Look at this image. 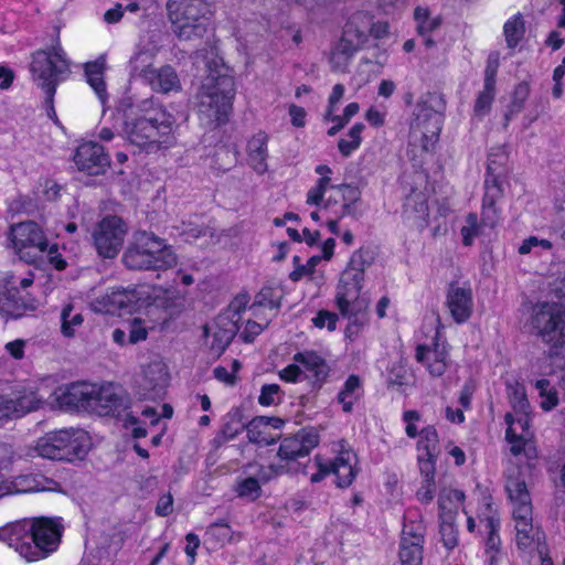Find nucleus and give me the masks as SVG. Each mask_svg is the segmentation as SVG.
Segmentation results:
<instances>
[{
	"label": "nucleus",
	"mask_w": 565,
	"mask_h": 565,
	"mask_svg": "<svg viewBox=\"0 0 565 565\" xmlns=\"http://www.w3.org/2000/svg\"><path fill=\"white\" fill-rule=\"evenodd\" d=\"M416 360L422 363L433 376H441L448 366V351L445 342H440L436 332L431 344H419L416 349Z\"/></svg>",
	"instance_id": "c756f323"
},
{
	"label": "nucleus",
	"mask_w": 565,
	"mask_h": 565,
	"mask_svg": "<svg viewBox=\"0 0 565 565\" xmlns=\"http://www.w3.org/2000/svg\"><path fill=\"white\" fill-rule=\"evenodd\" d=\"M499 55L492 54L489 58L488 74L484 82L483 90L479 94L476 105L475 113L478 116H484L491 108V104L494 97V81L493 75L498 66Z\"/></svg>",
	"instance_id": "4c0bfd02"
},
{
	"label": "nucleus",
	"mask_w": 565,
	"mask_h": 565,
	"mask_svg": "<svg viewBox=\"0 0 565 565\" xmlns=\"http://www.w3.org/2000/svg\"><path fill=\"white\" fill-rule=\"evenodd\" d=\"M105 68V57H99L94 62L85 64L86 81L103 104L107 100L106 84L104 81Z\"/></svg>",
	"instance_id": "ea45409f"
},
{
	"label": "nucleus",
	"mask_w": 565,
	"mask_h": 565,
	"mask_svg": "<svg viewBox=\"0 0 565 565\" xmlns=\"http://www.w3.org/2000/svg\"><path fill=\"white\" fill-rule=\"evenodd\" d=\"M481 225L476 213H469L460 228L461 241L465 246H471L480 235Z\"/></svg>",
	"instance_id": "603ef678"
},
{
	"label": "nucleus",
	"mask_w": 565,
	"mask_h": 565,
	"mask_svg": "<svg viewBox=\"0 0 565 565\" xmlns=\"http://www.w3.org/2000/svg\"><path fill=\"white\" fill-rule=\"evenodd\" d=\"M249 298L246 294L237 295L230 303L227 310L222 315H230L231 318L239 321L241 313L246 310Z\"/></svg>",
	"instance_id": "69168bd1"
},
{
	"label": "nucleus",
	"mask_w": 565,
	"mask_h": 565,
	"mask_svg": "<svg viewBox=\"0 0 565 565\" xmlns=\"http://www.w3.org/2000/svg\"><path fill=\"white\" fill-rule=\"evenodd\" d=\"M484 184L486 194L482 200L481 211L482 224L488 227H494L500 220V213L495 206V201L500 196L501 190L498 185L497 178L492 175L491 164L488 166V174Z\"/></svg>",
	"instance_id": "c9c22d12"
},
{
	"label": "nucleus",
	"mask_w": 565,
	"mask_h": 565,
	"mask_svg": "<svg viewBox=\"0 0 565 565\" xmlns=\"http://www.w3.org/2000/svg\"><path fill=\"white\" fill-rule=\"evenodd\" d=\"M13 461V450L9 446H0V499L14 493L39 492L50 489L44 484L46 480L36 476H19L13 480L4 478L3 471L8 470Z\"/></svg>",
	"instance_id": "6ab92c4d"
},
{
	"label": "nucleus",
	"mask_w": 565,
	"mask_h": 565,
	"mask_svg": "<svg viewBox=\"0 0 565 565\" xmlns=\"http://www.w3.org/2000/svg\"><path fill=\"white\" fill-rule=\"evenodd\" d=\"M525 33V24L520 13L512 15L503 25V34L509 49L519 45Z\"/></svg>",
	"instance_id": "49530a36"
},
{
	"label": "nucleus",
	"mask_w": 565,
	"mask_h": 565,
	"mask_svg": "<svg viewBox=\"0 0 565 565\" xmlns=\"http://www.w3.org/2000/svg\"><path fill=\"white\" fill-rule=\"evenodd\" d=\"M315 171L319 178L308 190L306 203L319 206L326 216L345 217L352 214L360 199L359 189L345 183L332 184V170L326 164L317 166Z\"/></svg>",
	"instance_id": "7ed1b4c3"
},
{
	"label": "nucleus",
	"mask_w": 565,
	"mask_h": 565,
	"mask_svg": "<svg viewBox=\"0 0 565 565\" xmlns=\"http://www.w3.org/2000/svg\"><path fill=\"white\" fill-rule=\"evenodd\" d=\"M446 100L441 94L427 93L419 97L409 124V136L416 141H434L439 138L444 124Z\"/></svg>",
	"instance_id": "6e6552de"
},
{
	"label": "nucleus",
	"mask_w": 565,
	"mask_h": 565,
	"mask_svg": "<svg viewBox=\"0 0 565 565\" xmlns=\"http://www.w3.org/2000/svg\"><path fill=\"white\" fill-rule=\"evenodd\" d=\"M168 17L172 31L181 41L203 38L209 25V7L205 0H169Z\"/></svg>",
	"instance_id": "0eeeda50"
},
{
	"label": "nucleus",
	"mask_w": 565,
	"mask_h": 565,
	"mask_svg": "<svg viewBox=\"0 0 565 565\" xmlns=\"http://www.w3.org/2000/svg\"><path fill=\"white\" fill-rule=\"evenodd\" d=\"M465 500V494L460 490L456 489H444L438 498L439 516L441 515V501L446 505L447 512H454V520L457 519L458 509Z\"/></svg>",
	"instance_id": "09e8293b"
},
{
	"label": "nucleus",
	"mask_w": 565,
	"mask_h": 565,
	"mask_svg": "<svg viewBox=\"0 0 565 565\" xmlns=\"http://www.w3.org/2000/svg\"><path fill=\"white\" fill-rule=\"evenodd\" d=\"M555 356L551 354H544L537 358L530 365V373L536 379H546L555 373Z\"/></svg>",
	"instance_id": "864d4df0"
},
{
	"label": "nucleus",
	"mask_w": 565,
	"mask_h": 565,
	"mask_svg": "<svg viewBox=\"0 0 565 565\" xmlns=\"http://www.w3.org/2000/svg\"><path fill=\"white\" fill-rule=\"evenodd\" d=\"M44 403V397L32 387H21L0 395V424L35 412Z\"/></svg>",
	"instance_id": "f3484780"
},
{
	"label": "nucleus",
	"mask_w": 565,
	"mask_h": 565,
	"mask_svg": "<svg viewBox=\"0 0 565 565\" xmlns=\"http://www.w3.org/2000/svg\"><path fill=\"white\" fill-rule=\"evenodd\" d=\"M369 29L370 19L366 13L354 12L350 15L342 36L330 55L333 70L343 71L348 66L353 54L365 44Z\"/></svg>",
	"instance_id": "9b49d317"
},
{
	"label": "nucleus",
	"mask_w": 565,
	"mask_h": 565,
	"mask_svg": "<svg viewBox=\"0 0 565 565\" xmlns=\"http://www.w3.org/2000/svg\"><path fill=\"white\" fill-rule=\"evenodd\" d=\"M39 302L34 298L18 297L15 290L3 288L0 281V315L6 319H20L34 313Z\"/></svg>",
	"instance_id": "7c9ffc66"
},
{
	"label": "nucleus",
	"mask_w": 565,
	"mask_h": 565,
	"mask_svg": "<svg viewBox=\"0 0 565 565\" xmlns=\"http://www.w3.org/2000/svg\"><path fill=\"white\" fill-rule=\"evenodd\" d=\"M168 383L167 366L161 361H153L143 366L138 380L139 395L145 399L160 396Z\"/></svg>",
	"instance_id": "cd10ccee"
},
{
	"label": "nucleus",
	"mask_w": 565,
	"mask_h": 565,
	"mask_svg": "<svg viewBox=\"0 0 565 565\" xmlns=\"http://www.w3.org/2000/svg\"><path fill=\"white\" fill-rule=\"evenodd\" d=\"M387 110L384 106L372 105L365 113L366 121L374 127H381L385 124Z\"/></svg>",
	"instance_id": "338daca9"
},
{
	"label": "nucleus",
	"mask_w": 565,
	"mask_h": 565,
	"mask_svg": "<svg viewBox=\"0 0 565 565\" xmlns=\"http://www.w3.org/2000/svg\"><path fill=\"white\" fill-rule=\"evenodd\" d=\"M294 361L299 363L305 377L322 380L328 375L329 367L324 359L315 351H305L295 354Z\"/></svg>",
	"instance_id": "e433bc0d"
},
{
	"label": "nucleus",
	"mask_w": 565,
	"mask_h": 565,
	"mask_svg": "<svg viewBox=\"0 0 565 565\" xmlns=\"http://www.w3.org/2000/svg\"><path fill=\"white\" fill-rule=\"evenodd\" d=\"M95 392V384L72 383L70 385L58 386L55 388L51 398L52 403L60 408H81L89 411L90 402Z\"/></svg>",
	"instance_id": "5701e85b"
},
{
	"label": "nucleus",
	"mask_w": 565,
	"mask_h": 565,
	"mask_svg": "<svg viewBox=\"0 0 565 565\" xmlns=\"http://www.w3.org/2000/svg\"><path fill=\"white\" fill-rule=\"evenodd\" d=\"M362 394L363 390L360 379L355 375H351L345 381L343 388L339 392L338 402L342 405V409L349 413Z\"/></svg>",
	"instance_id": "a19ab883"
},
{
	"label": "nucleus",
	"mask_w": 565,
	"mask_h": 565,
	"mask_svg": "<svg viewBox=\"0 0 565 565\" xmlns=\"http://www.w3.org/2000/svg\"><path fill=\"white\" fill-rule=\"evenodd\" d=\"M237 497L249 501L256 500L260 495V486L255 478H245L235 486Z\"/></svg>",
	"instance_id": "13d9d810"
},
{
	"label": "nucleus",
	"mask_w": 565,
	"mask_h": 565,
	"mask_svg": "<svg viewBox=\"0 0 565 565\" xmlns=\"http://www.w3.org/2000/svg\"><path fill=\"white\" fill-rule=\"evenodd\" d=\"M278 455L285 460H292L298 457L307 456L303 451L301 441L298 440L296 435L287 437L281 441Z\"/></svg>",
	"instance_id": "4d7b16f0"
},
{
	"label": "nucleus",
	"mask_w": 565,
	"mask_h": 565,
	"mask_svg": "<svg viewBox=\"0 0 565 565\" xmlns=\"http://www.w3.org/2000/svg\"><path fill=\"white\" fill-rule=\"evenodd\" d=\"M145 287L111 288L90 300L89 306L98 313L139 312L147 305Z\"/></svg>",
	"instance_id": "4468645a"
},
{
	"label": "nucleus",
	"mask_w": 565,
	"mask_h": 565,
	"mask_svg": "<svg viewBox=\"0 0 565 565\" xmlns=\"http://www.w3.org/2000/svg\"><path fill=\"white\" fill-rule=\"evenodd\" d=\"M445 508L446 505L444 504V501H441L439 532L445 547L452 550L458 544V530L456 526V520H454V512H447Z\"/></svg>",
	"instance_id": "79ce46f5"
},
{
	"label": "nucleus",
	"mask_w": 565,
	"mask_h": 565,
	"mask_svg": "<svg viewBox=\"0 0 565 565\" xmlns=\"http://www.w3.org/2000/svg\"><path fill=\"white\" fill-rule=\"evenodd\" d=\"M173 118L161 107L154 108L146 117L139 118L135 124H126L125 132L129 138L152 139L154 132L164 135L171 129Z\"/></svg>",
	"instance_id": "b1692460"
},
{
	"label": "nucleus",
	"mask_w": 565,
	"mask_h": 565,
	"mask_svg": "<svg viewBox=\"0 0 565 565\" xmlns=\"http://www.w3.org/2000/svg\"><path fill=\"white\" fill-rule=\"evenodd\" d=\"M417 441V462L420 472L435 470L438 435L434 427L427 426L419 431Z\"/></svg>",
	"instance_id": "72a5a7b5"
},
{
	"label": "nucleus",
	"mask_w": 565,
	"mask_h": 565,
	"mask_svg": "<svg viewBox=\"0 0 565 565\" xmlns=\"http://www.w3.org/2000/svg\"><path fill=\"white\" fill-rule=\"evenodd\" d=\"M192 274L179 269L169 287L153 286L146 288L148 301L146 306L156 308L158 315L163 316L164 310H180L189 296V287L194 284Z\"/></svg>",
	"instance_id": "2eb2a0df"
},
{
	"label": "nucleus",
	"mask_w": 565,
	"mask_h": 565,
	"mask_svg": "<svg viewBox=\"0 0 565 565\" xmlns=\"http://www.w3.org/2000/svg\"><path fill=\"white\" fill-rule=\"evenodd\" d=\"M534 387L539 393V405L544 412H550L558 405V393L548 380L535 379Z\"/></svg>",
	"instance_id": "a18cd8bd"
},
{
	"label": "nucleus",
	"mask_w": 565,
	"mask_h": 565,
	"mask_svg": "<svg viewBox=\"0 0 565 565\" xmlns=\"http://www.w3.org/2000/svg\"><path fill=\"white\" fill-rule=\"evenodd\" d=\"M414 19L417 23V30L422 34L431 32L440 25V18L437 15L431 17L427 8H416Z\"/></svg>",
	"instance_id": "5fc2aeb1"
},
{
	"label": "nucleus",
	"mask_w": 565,
	"mask_h": 565,
	"mask_svg": "<svg viewBox=\"0 0 565 565\" xmlns=\"http://www.w3.org/2000/svg\"><path fill=\"white\" fill-rule=\"evenodd\" d=\"M505 491L511 505L516 546L522 553L531 554L539 550L543 536L533 519L531 494L519 468L509 471Z\"/></svg>",
	"instance_id": "f03ea898"
},
{
	"label": "nucleus",
	"mask_w": 565,
	"mask_h": 565,
	"mask_svg": "<svg viewBox=\"0 0 565 565\" xmlns=\"http://www.w3.org/2000/svg\"><path fill=\"white\" fill-rule=\"evenodd\" d=\"M32 522V543L39 548L36 561L54 552L62 536V524L56 519L35 518Z\"/></svg>",
	"instance_id": "4be33fe9"
},
{
	"label": "nucleus",
	"mask_w": 565,
	"mask_h": 565,
	"mask_svg": "<svg viewBox=\"0 0 565 565\" xmlns=\"http://www.w3.org/2000/svg\"><path fill=\"white\" fill-rule=\"evenodd\" d=\"M0 542L13 548L25 561H36L39 548L32 543V522H30V519L8 523L0 527Z\"/></svg>",
	"instance_id": "aec40b11"
},
{
	"label": "nucleus",
	"mask_w": 565,
	"mask_h": 565,
	"mask_svg": "<svg viewBox=\"0 0 565 565\" xmlns=\"http://www.w3.org/2000/svg\"><path fill=\"white\" fill-rule=\"evenodd\" d=\"M247 437L252 443L270 445L275 441L269 433V417H256L246 426Z\"/></svg>",
	"instance_id": "37998d69"
},
{
	"label": "nucleus",
	"mask_w": 565,
	"mask_h": 565,
	"mask_svg": "<svg viewBox=\"0 0 565 565\" xmlns=\"http://www.w3.org/2000/svg\"><path fill=\"white\" fill-rule=\"evenodd\" d=\"M282 394L278 384H265L262 386L258 403L262 406H271L280 403Z\"/></svg>",
	"instance_id": "e2e57ef3"
},
{
	"label": "nucleus",
	"mask_w": 565,
	"mask_h": 565,
	"mask_svg": "<svg viewBox=\"0 0 565 565\" xmlns=\"http://www.w3.org/2000/svg\"><path fill=\"white\" fill-rule=\"evenodd\" d=\"M95 391L90 402V412L103 416H124V412L128 408V401L118 387L111 384L100 386L95 384Z\"/></svg>",
	"instance_id": "393cba45"
},
{
	"label": "nucleus",
	"mask_w": 565,
	"mask_h": 565,
	"mask_svg": "<svg viewBox=\"0 0 565 565\" xmlns=\"http://www.w3.org/2000/svg\"><path fill=\"white\" fill-rule=\"evenodd\" d=\"M128 321V342L136 344L147 340L149 331L153 330L166 318L158 315L156 308L145 306L141 311Z\"/></svg>",
	"instance_id": "473e14b6"
},
{
	"label": "nucleus",
	"mask_w": 565,
	"mask_h": 565,
	"mask_svg": "<svg viewBox=\"0 0 565 565\" xmlns=\"http://www.w3.org/2000/svg\"><path fill=\"white\" fill-rule=\"evenodd\" d=\"M423 544L401 539L399 561L402 565H422Z\"/></svg>",
	"instance_id": "de8ad7c7"
},
{
	"label": "nucleus",
	"mask_w": 565,
	"mask_h": 565,
	"mask_svg": "<svg viewBox=\"0 0 565 565\" xmlns=\"http://www.w3.org/2000/svg\"><path fill=\"white\" fill-rule=\"evenodd\" d=\"M403 217L405 222L418 231H423L429 224V211L427 198L424 193L413 192L405 201Z\"/></svg>",
	"instance_id": "f704fd0d"
},
{
	"label": "nucleus",
	"mask_w": 565,
	"mask_h": 565,
	"mask_svg": "<svg viewBox=\"0 0 565 565\" xmlns=\"http://www.w3.org/2000/svg\"><path fill=\"white\" fill-rule=\"evenodd\" d=\"M74 161L81 171L92 175L104 173L110 164L102 143H79Z\"/></svg>",
	"instance_id": "c85d7f7f"
},
{
	"label": "nucleus",
	"mask_w": 565,
	"mask_h": 565,
	"mask_svg": "<svg viewBox=\"0 0 565 565\" xmlns=\"http://www.w3.org/2000/svg\"><path fill=\"white\" fill-rule=\"evenodd\" d=\"M7 241V247L26 263H35L47 248L45 233L32 221L13 224L9 228Z\"/></svg>",
	"instance_id": "f8f14e48"
},
{
	"label": "nucleus",
	"mask_w": 565,
	"mask_h": 565,
	"mask_svg": "<svg viewBox=\"0 0 565 565\" xmlns=\"http://www.w3.org/2000/svg\"><path fill=\"white\" fill-rule=\"evenodd\" d=\"M359 110L360 105L353 102L345 106L343 116H335L333 113L331 118H327V120L333 122V126L328 129L329 136H333L338 130H340L353 116L359 113Z\"/></svg>",
	"instance_id": "bf43d9fd"
},
{
	"label": "nucleus",
	"mask_w": 565,
	"mask_h": 565,
	"mask_svg": "<svg viewBox=\"0 0 565 565\" xmlns=\"http://www.w3.org/2000/svg\"><path fill=\"white\" fill-rule=\"evenodd\" d=\"M405 433L408 437L419 436L417 424L420 422V414L417 411H406L403 414Z\"/></svg>",
	"instance_id": "774afa93"
},
{
	"label": "nucleus",
	"mask_w": 565,
	"mask_h": 565,
	"mask_svg": "<svg viewBox=\"0 0 565 565\" xmlns=\"http://www.w3.org/2000/svg\"><path fill=\"white\" fill-rule=\"evenodd\" d=\"M312 323L319 329H328L334 331L337 329L338 316L334 312L328 310H320L315 318Z\"/></svg>",
	"instance_id": "0e129e2a"
},
{
	"label": "nucleus",
	"mask_w": 565,
	"mask_h": 565,
	"mask_svg": "<svg viewBox=\"0 0 565 565\" xmlns=\"http://www.w3.org/2000/svg\"><path fill=\"white\" fill-rule=\"evenodd\" d=\"M84 323V316L72 302L65 303L60 312V331L66 339L77 335Z\"/></svg>",
	"instance_id": "58836bf2"
},
{
	"label": "nucleus",
	"mask_w": 565,
	"mask_h": 565,
	"mask_svg": "<svg viewBox=\"0 0 565 565\" xmlns=\"http://www.w3.org/2000/svg\"><path fill=\"white\" fill-rule=\"evenodd\" d=\"M238 330L237 321L230 315H218L216 319L204 327L206 344L215 355L224 352Z\"/></svg>",
	"instance_id": "a878e982"
},
{
	"label": "nucleus",
	"mask_w": 565,
	"mask_h": 565,
	"mask_svg": "<svg viewBox=\"0 0 565 565\" xmlns=\"http://www.w3.org/2000/svg\"><path fill=\"white\" fill-rule=\"evenodd\" d=\"M447 308L457 323L466 322L473 309V296L470 287L450 285L447 299Z\"/></svg>",
	"instance_id": "2f4dec72"
},
{
	"label": "nucleus",
	"mask_w": 565,
	"mask_h": 565,
	"mask_svg": "<svg viewBox=\"0 0 565 565\" xmlns=\"http://www.w3.org/2000/svg\"><path fill=\"white\" fill-rule=\"evenodd\" d=\"M128 227L118 216L104 217L93 232L94 245L105 258H114L120 250Z\"/></svg>",
	"instance_id": "a211bd4d"
},
{
	"label": "nucleus",
	"mask_w": 565,
	"mask_h": 565,
	"mask_svg": "<svg viewBox=\"0 0 565 565\" xmlns=\"http://www.w3.org/2000/svg\"><path fill=\"white\" fill-rule=\"evenodd\" d=\"M241 370V363L238 360H232L230 363V369L223 365H220L214 369V376L220 382L226 385H234L236 383V375Z\"/></svg>",
	"instance_id": "680f3d73"
},
{
	"label": "nucleus",
	"mask_w": 565,
	"mask_h": 565,
	"mask_svg": "<svg viewBox=\"0 0 565 565\" xmlns=\"http://www.w3.org/2000/svg\"><path fill=\"white\" fill-rule=\"evenodd\" d=\"M477 516L479 520L480 531L487 534L484 543L486 553L501 552V539L499 536L501 522L498 511L492 505L490 495L482 497Z\"/></svg>",
	"instance_id": "bb28decb"
},
{
	"label": "nucleus",
	"mask_w": 565,
	"mask_h": 565,
	"mask_svg": "<svg viewBox=\"0 0 565 565\" xmlns=\"http://www.w3.org/2000/svg\"><path fill=\"white\" fill-rule=\"evenodd\" d=\"M530 415L531 414H505L504 420L508 425L505 439L510 444L511 452L514 455L525 452L527 457H531V452H534V449H532L533 434L530 428Z\"/></svg>",
	"instance_id": "412c9836"
},
{
	"label": "nucleus",
	"mask_w": 565,
	"mask_h": 565,
	"mask_svg": "<svg viewBox=\"0 0 565 565\" xmlns=\"http://www.w3.org/2000/svg\"><path fill=\"white\" fill-rule=\"evenodd\" d=\"M530 326L532 331L552 349L565 345V307L543 302L533 307Z\"/></svg>",
	"instance_id": "1a4fd4ad"
},
{
	"label": "nucleus",
	"mask_w": 565,
	"mask_h": 565,
	"mask_svg": "<svg viewBox=\"0 0 565 565\" xmlns=\"http://www.w3.org/2000/svg\"><path fill=\"white\" fill-rule=\"evenodd\" d=\"M195 64H204L207 75L198 94V111L200 120L215 128L227 121L235 93L232 70L224 64L222 57L211 50L206 54H196Z\"/></svg>",
	"instance_id": "f257e3e1"
},
{
	"label": "nucleus",
	"mask_w": 565,
	"mask_h": 565,
	"mask_svg": "<svg viewBox=\"0 0 565 565\" xmlns=\"http://www.w3.org/2000/svg\"><path fill=\"white\" fill-rule=\"evenodd\" d=\"M423 482L416 492L417 499L423 503H429L435 495V470L431 472H420Z\"/></svg>",
	"instance_id": "052dcab7"
},
{
	"label": "nucleus",
	"mask_w": 565,
	"mask_h": 565,
	"mask_svg": "<svg viewBox=\"0 0 565 565\" xmlns=\"http://www.w3.org/2000/svg\"><path fill=\"white\" fill-rule=\"evenodd\" d=\"M154 54V49L139 51L131 60L134 71L139 72L157 92L167 94L180 90V79L171 66L167 65L158 70L149 67Z\"/></svg>",
	"instance_id": "dca6fc26"
},
{
	"label": "nucleus",
	"mask_w": 565,
	"mask_h": 565,
	"mask_svg": "<svg viewBox=\"0 0 565 565\" xmlns=\"http://www.w3.org/2000/svg\"><path fill=\"white\" fill-rule=\"evenodd\" d=\"M70 64L60 43L50 50H41L33 54L31 73L34 82L42 87L49 96L55 92L60 78L68 73Z\"/></svg>",
	"instance_id": "9d476101"
},
{
	"label": "nucleus",
	"mask_w": 565,
	"mask_h": 565,
	"mask_svg": "<svg viewBox=\"0 0 565 565\" xmlns=\"http://www.w3.org/2000/svg\"><path fill=\"white\" fill-rule=\"evenodd\" d=\"M507 393L513 409L512 414H531V405L527 399L526 391L521 383L515 382L508 384Z\"/></svg>",
	"instance_id": "c03bdc74"
},
{
	"label": "nucleus",
	"mask_w": 565,
	"mask_h": 565,
	"mask_svg": "<svg viewBox=\"0 0 565 565\" xmlns=\"http://www.w3.org/2000/svg\"><path fill=\"white\" fill-rule=\"evenodd\" d=\"M369 263L362 252H354L341 273L334 292V306L340 315L351 319L365 316L370 300L363 295Z\"/></svg>",
	"instance_id": "39448f33"
},
{
	"label": "nucleus",
	"mask_w": 565,
	"mask_h": 565,
	"mask_svg": "<svg viewBox=\"0 0 565 565\" xmlns=\"http://www.w3.org/2000/svg\"><path fill=\"white\" fill-rule=\"evenodd\" d=\"M88 433L81 428H62L46 433L38 438L28 451V456L51 460H64L72 456L82 458L90 449Z\"/></svg>",
	"instance_id": "423d86ee"
},
{
	"label": "nucleus",
	"mask_w": 565,
	"mask_h": 565,
	"mask_svg": "<svg viewBox=\"0 0 565 565\" xmlns=\"http://www.w3.org/2000/svg\"><path fill=\"white\" fill-rule=\"evenodd\" d=\"M316 471L309 473V480L312 483L320 482L328 475L335 476V483L340 488L349 487L356 477L358 457L352 449L344 444H340L338 455L333 460H328L321 456L313 458Z\"/></svg>",
	"instance_id": "ddd939ff"
},
{
	"label": "nucleus",
	"mask_w": 565,
	"mask_h": 565,
	"mask_svg": "<svg viewBox=\"0 0 565 565\" xmlns=\"http://www.w3.org/2000/svg\"><path fill=\"white\" fill-rule=\"evenodd\" d=\"M425 530V524L422 520H413L411 511L406 513L402 539H406L414 543H424Z\"/></svg>",
	"instance_id": "8fccbe9b"
},
{
	"label": "nucleus",
	"mask_w": 565,
	"mask_h": 565,
	"mask_svg": "<svg viewBox=\"0 0 565 565\" xmlns=\"http://www.w3.org/2000/svg\"><path fill=\"white\" fill-rule=\"evenodd\" d=\"M552 248L553 244L551 241L532 235L522 241L518 247V253L520 255L534 254L540 256L541 252H550Z\"/></svg>",
	"instance_id": "3c124183"
},
{
	"label": "nucleus",
	"mask_w": 565,
	"mask_h": 565,
	"mask_svg": "<svg viewBox=\"0 0 565 565\" xmlns=\"http://www.w3.org/2000/svg\"><path fill=\"white\" fill-rule=\"evenodd\" d=\"M125 266L134 270L164 271L178 264V256L163 238L146 231L136 232L122 255Z\"/></svg>",
	"instance_id": "20e7f679"
},
{
	"label": "nucleus",
	"mask_w": 565,
	"mask_h": 565,
	"mask_svg": "<svg viewBox=\"0 0 565 565\" xmlns=\"http://www.w3.org/2000/svg\"><path fill=\"white\" fill-rule=\"evenodd\" d=\"M248 163L257 173H264L267 156L265 143H248Z\"/></svg>",
	"instance_id": "6e6d98bb"
}]
</instances>
